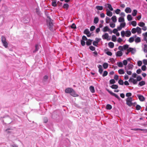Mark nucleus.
Returning a JSON list of instances; mask_svg holds the SVG:
<instances>
[{"label": "nucleus", "mask_w": 147, "mask_h": 147, "mask_svg": "<svg viewBox=\"0 0 147 147\" xmlns=\"http://www.w3.org/2000/svg\"><path fill=\"white\" fill-rule=\"evenodd\" d=\"M1 40L2 43L6 41V38L4 36H1Z\"/></svg>", "instance_id": "54"}, {"label": "nucleus", "mask_w": 147, "mask_h": 147, "mask_svg": "<svg viewBox=\"0 0 147 147\" xmlns=\"http://www.w3.org/2000/svg\"><path fill=\"white\" fill-rule=\"evenodd\" d=\"M131 34V33L130 31L127 30L126 31L125 36L126 37H129L130 36Z\"/></svg>", "instance_id": "19"}, {"label": "nucleus", "mask_w": 147, "mask_h": 147, "mask_svg": "<svg viewBox=\"0 0 147 147\" xmlns=\"http://www.w3.org/2000/svg\"><path fill=\"white\" fill-rule=\"evenodd\" d=\"M136 32H137V33L138 34H140L141 33V29L140 28L138 27H137L136 28Z\"/></svg>", "instance_id": "28"}, {"label": "nucleus", "mask_w": 147, "mask_h": 147, "mask_svg": "<svg viewBox=\"0 0 147 147\" xmlns=\"http://www.w3.org/2000/svg\"><path fill=\"white\" fill-rule=\"evenodd\" d=\"M107 90L111 95L114 96L119 100H121V98L120 97L116 94L113 93L111 91H110L108 89H107Z\"/></svg>", "instance_id": "2"}, {"label": "nucleus", "mask_w": 147, "mask_h": 147, "mask_svg": "<svg viewBox=\"0 0 147 147\" xmlns=\"http://www.w3.org/2000/svg\"><path fill=\"white\" fill-rule=\"evenodd\" d=\"M70 94L72 96L74 97H78L79 96L78 94H77L75 91L73 89L72 91H71Z\"/></svg>", "instance_id": "7"}, {"label": "nucleus", "mask_w": 147, "mask_h": 147, "mask_svg": "<svg viewBox=\"0 0 147 147\" xmlns=\"http://www.w3.org/2000/svg\"><path fill=\"white\" fill-rule=\"evenodd\" d=\"M118 73L120 74H123L124 73V71L123 69H121L118 70Z\"/></svg>", "instance_id": "40"}, {"label": "nucleus", "mask_w": 147, "mask_h": 147, "mask_svg": "<svg viewBox=\"0 0 147 147\" xmlns=\"http://www.w3.org/2000/svg\"><path fill=\"white\" fill-rule=\"evenodd\" d=\"M109 37V35L107 33H106L102 35V38L103 39H107L108 40H110L109 39H108Z\"/></svg>", "instance_id": "5"}, {"label": "nucleus", "mask_w": 147, "mask_h": 147, "mask_svg": "<svg viewBox=\"0 0 147 147\" xmlns=\"http://www.w3.org/2000/svg\"><path fill=\"white\" fill-rule=\"evenodd\" d=\"M138 25L140 27H143L145 25V24L143 22H140L138 24Z\"/></svg>", "instance_id": "43"}, {"label": "nucleus", "mask_w": 147, "mask_h": 147, "mask_svg": "<svg viewBox=\"0 0 147 147\" xmlns=\"http://www.w3.org/2000/svg\"><path fill=\"white\" fill-rule=\"evenodd\" d=\"M141 69L142 71H145L146 70V67L145 65H143L142 66Z\"/></svg>", "instance_id": "50"}, {"label": "nucleus", "mask_w": 147, "mask_h": 147, "mask_svg": "<svg viewBox=\"0 0 147 147\" xmlns=\"http://www.w3.org/2000/svg\"><path fill=\"white\" fill-rule=\"evenodd\" d=\"M95 28V27L94 26H92L90 28V30L91 31H92L94 30Z\"/></svg>", "instance_id": "58"}, {"label": "nucleus", "mask_w": 147, "mask_h": 147, "mask_svg": "<svg viewBox=\"0 0 147 147\" xmlns=\"http://www.w3.org/2000/svg\"><path fill=\"white\" fill-rule=\"evenodd\" d=\"M96 8L98 10H102L103 9L102 6L97 5L96 7Z\"/></svg>", "instance_id": "24"}, {"label": "nucleus", "mask_w": 147, "mask_h": 147, "mask_svg": "<svg viewBox=\"0 0 147 147\" xmlns=\"http://www.w3.org/2000/svg\"><path fill=\"white\" fill-rule=\"evenodd\" d=\"M111 19L113 22L115 23L117 22V18L115 16H113L112 17Z\"/></svg>", "instance_id": "26"}, {"label": "nucleus", "mask_w": 147, "mask_h": 147, "mask_svg": "<svg viewBox=\"0 0 147 147\" xmlns=\"http://www.w3.org/2000/svg\"><path fill=\"white\" fill-rule=\"evenodd\" d=\"M35 49L33 51V52L34 53L38 51L39 48V45L38 44H36L35 46Z\"/></svg>", "instance_id": "22"}, {"label": "nucleus", "mask_w": 147, "mask_h": 147, "mask_svg": "<svg viewBox=\"0 0 147 147\" xmlns=\"http://www.w3.org/2000/svg\"><path fill=\"white\" fill-rule=\"evenodd\" d=\"M134 40V38L133 37H130L129 38L128 41L130 43L132 42Z\"/></svg>", "instance_id": "47"}, {"label": "nucleus", "mask_w": 147, "mask_h": 147, "mask_svg": "<svg viewBox=\"0 0 147 147\" xmlns=\"http://www.w3.org/2000/svg\"><path fill=\"white\" fill-rule=\"evenodd\" d=\"M125 11L127 13H129L131 12V10L130 7H127L125 9Z\"/></svg>", "instance_id": "16"}, {"label": "nucleus", "mask_w": 147, "mask_h": 147, "mask_svg": "<svg viewBox=\"0 0 147 147\" xmlns=\"http://www.w3.org/2000/svg\"><path fill=\"white\" fill-rule=\"evenodd\" d=\"M136 107V109L138 110H140L141 108V107L138 105H137Z\"/></svg>", "instance_id": "60"}, {"label": "nucleus", "mask_w": 147, "mask_h": 147, "mask_svg": "<svg viewBox=\"0 0 147 147\" xmlns=\"http://www.w3.org/2000/svg\"><path fill=\"white\" fill-rule=\"evenodd\" d=\"M111 20L110 18L107 17H106V22L107 24H108L110 22Z\"/></svg>", "instance_id": "42"}, {"label": "nucleus", "mask_w": 147, "mask_h": 147, "mask_svg": "<svg viewBox=\"0 0 147 147\" xmlns=\"http://www.w3.org/2000/svg\"><path fill=\"white\" fill-rule=\"evenodd\" d=\"M133 100L132 98L131 97H130L127 98V99L126 101H128L129 102H132Z\"/></svg>", "instance_id": "51"}, {"label": "nucleus", "mask_w": 147, "mask_h": 147, "mask_svg": "<svg viewBox=\"0 0 147 147\" xmlns=\"http://www.w3.org/2000/svg\"><path fill=\"white\" fill-rule=\"evenodd\" d=\"M109 30V28L108 26H105L103 29L102 31L104 32L108 31Z\"/></svg>", "instance_id": "21"}, {"label": "nucleus", "mask_w": 147, "mask_h": 147, "mask_svg": "<svg viewBox=\"0 0 147 147\" xmlns=\"http://www.w3.org/2000/svg\"><path fill=\"white\" fill-rule=\"evenodd\" d=\"M89 89L92 93H94L95 92L94 87L93 86H90L89 87Z\"/></svg>", "instance_id": "18"}, {"label": "nucleus", "mask_w": 147, "mask_h": 147, "mask_svg": "<svg viewBox=\"0 0 147 147\" xmlns=\"http://www.w3.org/2000/svg\"><path fill=\"white\" fill-rule=\"evenodd\" d=\"M71 27L72 29H76V24L74 23H73L71 26Z\"/></svg>", "instance_id": "63"}, {"label": "nucleus", "mask_w": 147, "mask_h": 147, "mask_svg": "<svg viewBox=\"0 0 147 147\" xmlns=\"http://www.w3.org/2000/svg\"><path fill=\"white\" fill-rule=\"evenodd\" d=\"M48 78V76L47 75H45L43 77V81L46 82Z\"/></svg>", "instance_id": "44"}, {"label": "nucleus", "mask_w": 147, "mask_h": 147, "mask_svg": "<svg viewBox=\"0 0 147 147\" xmlns=\"http://www.w3.org/2000/svg\"><path fill=\"white\" fill-rule=\"evenodd\" d=\"M127 18L128 21H130L132 20V18L130 14H129L127 16Z\"/></svg>", "instance_id": "33"}, {"label": "nucleus", "mask_w": 147, "mask_h": 147, "mask_svg": "<svg viewBox=\"0 0 147 147\" xmlns=\"http://www.w3.org/2000/svg\"><path fill=\"white\" fill-rule=\"evenodd\" d=\"M137 11L136 10V9L134 10H133L132 13V15L134 16H136L137 15Z\"/></svg>", "instance_id": "30"}, {"label": "nucleus", "mask_w": 147, "mask_h": 147, "mask_svg": "<svg viewBox=\"0 0 147 147\" xmlns=\"http://www.w3.org/2000/svg\"><path fill=\"white\" fill-rule=\"evenodd\" d=\"M129 45L127 44L124 45L123 46V50H127L129 48Z\"/></svg>", "instance_id": "32"}, {"label": "nucleus", "mask_w": 147, "mask_h": 147, "mask_svg": "<svg viewBox=\"0 0 147 147\" xmlns=\"http://www.w3.org/2000/svg\"><path fill=\"white\" fill-rule=\"evenodd\" d=\"M65 142H66V144H65L66 146L67 147H69L70 145V142L68 139L66 138L65 139Z\"/></svg>", "instance_id": "14"}, {"label": "nucleus", "mask_w": 147, "mask_h": 147, "mask_svg": "<svg viewBox=\"0 0 147 147\" xmlns=\"http://www.w3.org/2000/svg\"><path fill=\"white\" fill-rule=\"evenodd\" d=\"M52 5L54 7H56L57 6V1L56 0H54L53 1H52Z\"/></svg>", "instance_id": "29"}, {"label": "nucleus", "mask_w": 147, "mask_h": 147, "mask_svg": "<svg viewBox=\"0 0 147 147\" xmlns=\"http://www.w3.org/2000/svg\"><path fill=\"white\" fill-rule=\"evenodd\" d=\"M144 51L145 52H147V45L145 44L144 45Z\"/></svg>", "instance_id": "55"}, {"label": "nucleus", "mask_w": 147, "mask_h": 147, "mask_svg": "<svg viewBox=\"0 0 147 147\" xmlns=\"http://www.w3.org/2000/svg\"><path fill=\"white\" fill-rule=\"evenodd\" d=\"M131 24L134 26H136L137 24L136 22L135 21H133L131 22Z\"/></svg>", "instance_id": "46"}, {"label": "nucleus", "mask_w": 147, "mask_h": 147, "mask_svg": "<svg viewBox=\"0 0 147 147\" xmlns=\"http://www.w3.org/2000/svg\"><path fill=\"white\" fill-rule=\"evenodd\" d=\"M108 45L110 48H112L114 47V44L113 42H110L108 43Z\"/></svg>", "instance_id": "25"}, {"label": "nucleus", "mask_w": 147, "mask_h": 147, "mask_svg": "<svg viewBox=\"0 0 147 147\" xmlns=\"http://www.w3.org/2000/svg\"><path fill=\"white\" fill-rule=\"evenodd\" d=\"M126 25V23L125 22H123V23L120 24V26L122 27V28H124Z\"/></svg>", "instance_id": "64"}, {"label": "nucleus", "mask_w": 147, "mask_h": 147, "mask_svg": "<svg viewBox=\"0 0 147 147\" xmlns=\"http://www.w3.org/2000/svg\"><path fill=\"white\" fill-rule=\"evenodd\" d=\"M48 19L47 20V22L49 29L51 31H53L54 30V28L53 27V24L52 20L50 17L49 16L47 17Z\"/></svg>", "instance_id": "1"}, {"label": "nucleus", "mask_w": 147, "mask_h": 147, "mask_svg": "<svg viewBox=\"0 0 147 147\" xmlns=\"http://www.w3.org/2000/svg\"><path fill=\"white\" fill-rule=\"evenodd\" d=\"M142 79V78L140 76H138L137 78V81H140Z\"/></svg>", "instance_id": "52"}, {"label": "nucleus", "mask_w": 147, "mask_h": 147, "mask_svg": "<svg viewBox=\"0 0 147 147\" xmlns=\"http://www.w3.org/2000/svg\"><path fill=\"white\" fill-rule=\"evenodd\" d=\"M111 11L109 10L108 9H106V14L109 16L111 17L112 16V13L110 11Z\"/></svg>", "instance_id": "13"}, {"label": "nucleus", "mask_w": 147, "mask_h": 147, "mask_svg": "<svg viewBox=\"0 0 147 147\" xmlns=\"http://www.w3.org/2000/svg\"><path fill=\"white\" fill-rule=\"evenodd\" d=\"M90 32L89 30L88 29H86L84 31V34H86L89 33Z\"/></svg>", "instance_id": "59"}, {"label": "nucleus", "mask_w": 147, "mask_h": 147, "mask_svg": "<svg viewBox=\"0 0 147 147\" xmlns=\"http://www.w3.org/2000/svg\"><path fill=\"white\" fill-rule=\"evenodd\" d=\"M126 101V104L127 105H128L129 107H131L132 106V102H129L127 101Z\"/></svg>", "instance_id": "45"}, {"label": "nucleus", "mask_w": 147, "mask_h": 147, "mask_svg": "<svg viewBox=\"0 0 147 147\" xmlns=\"http://www.w3.org/2000/svg\"><path fill=\"white\" fill-rule=\"evenodd\" d=\"M119 84L121 85H123L124 83L123 81L121 79H120L118 81Z\"/></svg>", "instance_id": "53"}, {"label": "nucleus", "mask_w": 147, "mask_h": 147, "mask_svg": "<svg viewBox=\"0 0 147 147\" xmlns=\"http://www.w3.org/2000/svg\"><path fill=\"white\" fill-rule=\"evenodd\" d=\"M137 96L140 101H143L145 100V98L143 96L138 94L137 95Z\"/></svg>", "instance_id": "6"}, {"label": "nucleus", "mask_w": 147, "mask_h": 147, "mask_svg": "<svg viewBox=\"0 0 147 147\" xmlns=\"http://www.w3.org/2000/svg\"><path fill=\"white\" fill-rule=\"evenodd\" d=\"M118 22H124V18L121 17H119L118 19Z\"/></svg>", "instance_id": "27"}, {"label": "nucleus", "mask_w": 147, "mask_h": 147, "mask_svg": "<svg viewBox=\"0 0 147 147\" xmlns=\"http://www.w3.org/2000/svg\"><path fill=\"white\" fill-rule=\"evenodd\" d=\"M97 66L99 69L98 71L100 74H102L103 71L102 66L101 65H98Z\"/></svg>", "instance_id": "11"}, {"label": "nucleus", "mask_w": 147, "mask_h": 147, "mask_svg": "<svg viewBox=\"0 0 147 147\" xmlns=\"http://www.w3.org/2000/svg\"><path fill=\"white\" fill-rule=\"evenodd\" d=\"M3 46L5 48H7L8 47V44L6 41L2 42Z\"/></svg>", "instance_id": "39"}, {"label": "nucleus", "mask_w": 147, "mask_h": 147, "mask_svg": "<svg viewBox=\"0 0 147 147\" xmlns=\"http://www.w3.org/2000/svg\"><path fill=\"white\" fill-rule=\"evenodd\" d=\"M103 66L104 69H106L108 67V64L107 63H105L103 64Z\"/></svg>", "instance_id": "38"}, {"label": "nucleus", "mask_w": 147, "mask_h": 147, "mask_svg": "<svg viewBox=\"0 0 147 147\" xmlns=\"http://www.w3.org/2000/svg\"><path fill=\"white\" fill-rule=\"evenodd\" d=\"M125 33L124 30L122 31L121 32V36L123 37L125 36Z\"/></svg>", "instance_id": "62"}, {"label": "nucleus", "mask_w": 147, "mask_h": 147, "mask_svg": "<svg viewBox=\"0 0 147 147\" xmlns=\"http://www.w3.org/2000/svg\"><path fill=\"white\" fill-rule=\"evenodd\" d=\"M106 53L108 55H109V56H111L112 54V53L111 52H110L109 51H107L106 52Z\"/></svg>", "instance_id": "61"}, {"label": "nucleus", "mask_w": 147, "mask_h": 147, "mask_svg": "<svg viewBox=\"0 0 147 147\" xmlns=\"http://www.w3.org/2000/svg\"><path fill=\"white\" fill-rule=\"evenodd\" d=\"M108 72L107 71H105L104 72L103 74H102V76L103 77H104L107 76L108 74Z\"/></svg>", "instance_id": "57"}, {"label": "nucleus", "mask_w": 147, "mask_h": 147, "mask_svg": "<svg viewBox=\"0 0 147 147\" xmlns=\"http://www.w3.org/2000/svg\"><path fill=\"white\" fill-rule=\"evenodd\" d=\"M92 40L90 39L88 40L86 42V45L88 46H90L92 44Z\"/></svg>", "instance_id": "15"}, {"label": "nucleus", "mask_w": 147, "mask_h": 147, "mask_svg": "<svg viewBox=\"0 0 147 147\" xmlns=\"http://www.w3.org/2000/svg\"><path fill=\"white\" fill-rule=\"evenodd\" d=\"M111 40L114 42H115L117 40V38L116 36L115 35H113L112 36Z\"/></svg>", "instance_id": "34"}, {"label": "nucleus", "mask_w": 147, "mask_h": 147, "mask_svg": "<svg viewBox=\"0 0 147 147\" xmlns=\"http://www.w3.org/2000/svg\"><path fill=\"white\" fill-rule=\"evenodd\" d=\"M131 32L133 34H135L136 32V28H133L131 30Z\"/></svg>", "instance_id": "56"}, {"label": "nucleus", "mask_w": 147, "mask_h": 147, "mask_svg": "<svg viewBox=\"0 0 147 147\" xmlns=\"http://www.w3.org/2000/svg\"><path fill=\"white\" fill-rule=\"evenodd\" d=\"M112 108V106L109 104H107L106 106V109L108 110H110Z\"/></svg>", "instance_id": "41"}, {"label": "nucleus", "mask_w": 147, "mask_h": 147, "mask_svg": "<svg viewBox=\"0 0 147 147\" xmlns=\"http://www.w3.org/2000/svg\"><path fill=\"white\" fill-rule=\"evenodd\" d=\"M95 40L93 41V44H94V43H96V44H98V43L101 40V39L100 38H95Z\"/></svg>", "instance_id": "23"}, {"label": "nucleus", "mask_w": 147, "mask_h": 147, "mask_svg": "<svg viewBox=\"0 0 147 147\" xmlns=\"http://www.w3.org/2000/svg\"><path fill=\"white\" fill-rule=\"evenodd\" d=\"M129 82H130L132 83L134 85L138 83V81L132 78H130L129 80Z\"/></svg>", "instance_id": "3"}, {"label": "nucleus", "mask_w": 147, "mask_h": 147, "mask_svg": "<svg viewBox=\"0 0 147 147\" xmlns=\"http://www.w3.org/2000/svg\"><path fill=\"white\" fill-rule=\"evenodd\" d=\"M123 55V53L121 51H118L116 53V55L117 57H120Z\"/></svg>", "instance_id": "12"}, {"label": "nucleus", "mask_w": 147, "mask_h": 147, "mask_svg": "<svg viewBox=\"0 0 147 147\" xmlns=\"http://www.w3.org/2000/svg\"><path fill=\"white\" fill-rule=\"evenodd\" d=\"M62 7L64 9H65L66 10H67L69 8V5L67 3H65Z\"/></svg>", "instance_id": "20"}, {"label": "nucleus", "mask_w": 147, "mask_h": 147, "mask_svg": "<svg viewBox=\"0 0 147 147\" xmlns=\"http://www.w3.org/2000/svg\"><path fill=\"white\" fill-rule=\"evenodd\" d=\"M129 48L130 52H131L132 54H134L136 51L135 48L129 47Z\"/></svg>", "instance_id": "9"}, {"label": "nucleus", "mask_w": 147, "mask_h": 147, "mask_svg": "<svg viewBox=\"0 0 147 147\" xmlns=\"http://www.w3.org/2000/svg\"><path fill=\"white\" fill-rule=\"evenodd\" d=\"M73 89L70 88H68L65 89V91L66 93L69 94L71 93Z\"/></svg>", "instance_id": "8"}, {"label": "nucleus", "mask_w": 147, "mask_h": 147, "mask_svg": "<svg viewBox=\"0 0 147 147\" xmlns=\"http://www.w3.org/2000/svg\"><path fill=\"white\" fill-rule=\"evenodd\" d=\"M107 7L109 9V10L111 11H113V8L112 7L111 4L109 3H106L105 5V6L107 7Z\"/></svg>", "instance_id": "10"}, {"label": "nucleus", "mask_w": 147, "mask_h": 147, "mask_svg": "<svg viewBox=\"0 0 147 147\" xmlns=\"http://www.w3.org/2000/svg\"><path fill=\"white\" fill-rule=\"evenodd\" d=\"M117 65L119 67H122L123 66V64L121 62H118L117 63Z\"/></svg>", "instance_id": "35"}, {"label": "nucleus", "mask_w": 147, "mask_h": 147, "mask_svg": "<svg viewBox=\"0 0 147 147\" xmlns=\"http://www.w3.org/2000/svg\"><path fill=\"white\" fill-rule=\"evenodd\" d=\"M111 88L113 89H116L118 88V86L116 84H113L111 86Z\"/></svg>", "instance_id": "37"}, {"label": "nucleus", "mask_w": 147, "mask_h": 147, "mask_svg": "<svg viewBox=\"0 0 147 147\" xmlns=\"http://www.w3.org/2000/svg\"><path fill=\"white\" fill-rule=\"evenodd\" d=\"M133 67L134 65H133L129 63L127 66L125 67V69L126 70L129 69L132 70L133 69Z\"/></svg>", "instance_id": "4"}, {"label": "nucleus", "mask_w": 147, "mask_h": 147, "mask_svg": "<svg viewBox=\"0 0 147 147\" xmlns=\"http://www.w3.org/2000/svg\"><path fill=\"white\" fill-rule=\"evenodd\" d=\"M89 48L92 51H94L95 50V48L94 47L91 46L89 47Z\"/></svg>", "instance_id": "49"}, {"label": "nucleus", "mask_w": 147, "mask_h": 147, "mask_svg": "<svg viewBox=\"0 0 147 147\" xmlns=\"http://www.w3.org/2000/svg\"><path fill=\"white\" fill-rule=\"evenodd\" d=\"M135 41L136 43H138L141 41V39L140 37H138L135 39Z\"/></svg>", "instance_id": "36"}, {"label": "nucleus", "mask_w": 147, "mask_h": 147, "mask_svg": "<svg viewBox=\"0 0 147 147\" xmlns=\"http://www.w3.org/2000/svg\"><path fill=\"white\" fill-rule=\"evenodd\" d=\"M110 83L111 84H113L115 83V81L113 79H111L110 81Z\"/></svg>", "instance_id": "48"}, {"label": "nucleus", "mask_w": 147, "mask_h": 147, "mask_svg": "<svg viewBox=\"0 0 147 147\" xmlns=\"http://www.w3.org/2000/svg\"><path fill=\"white\" fill-rule=\"evenodd\" d=\"M145 82L144 81H142L139 83L138 85V86H141L145 85Z\"/></svg>", "instance_id": "17"}, {"label": "nucleus", "mask_w": 147, "mask_h": 147, "mask_svg": "<svg viewBox=\"0 0 147 147\" xmlns=\"http://www.w3.org/2000/svg\"><path fill=\"white\" fill-rule=\"evenodd\" d=\"M99 21V19L98 17H95L94 20V23L95 24H97Z\"/></svg>", "instance_id": "31"}]
</instances>
